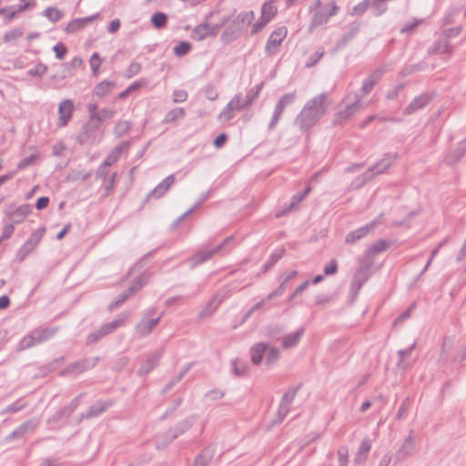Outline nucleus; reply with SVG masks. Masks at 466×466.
I'll return each mask as SVG.
<instances>
[{
    "mask_svg": "<svg viewBox=\"0 0 466 466\" xmlns=\"http://www.w3.org/2000/svg\"><path fill=\"white\" fill-rule=\"evenodd\" d=\"M327 93H321L309 99L302 107L294 122L303 132L309 130L323 116L326 115L328 106L326 101Z\"/></svg>",
    "mask_w": 466,
    "mask_h": 466,
    "instance_id": "nucleus-1",
    "label": "nucleus"
},
{
    "mask_svg": "<svg viewBox=\"0 0 466 466\" xmlns=\"http://www.w3.org/2000/svg\"><path fill=\"white\" fill-rule=\"evenodd\" d=\"M197 417L195 415L189 416L184 419L182 421L177 423L174 428L169 429L164 435L163 441H160L157 440V446L159 448L160 446H167L168 443L173 441L178 436L187 431L196 422Z\"/></svg>",
    "mask_w": 466,
    "mask_h": 466,
    "instance_id": "nucleus-2",
    "label": "nucleus"
},
{
    "mask_svg": "<svg viewBox=\"0 0 466 466\" xmlns=\"http://www.w3.org/2000/svg\"><path fill=\"white\" fill-rule=\"evenodd\" d=\"M156 308L148 309L143 315V318L136 325V332L140 337H147L149 335L152 330L157 326L162 317V314L157 318H153L156 314Z\"/></svg>",
    "mask_w": 466,
    "mask_h": 466,
    "instance_id": "nucleus-3",
    "label": "nucleus"
},
{
    "mask_svg": "<svg viewBox=\"0 0 466 466\" xmlns=\"http://www.w3.org/2000/svg\"><path fill=\"white\" fill-rule=\"evenodd\" d=\"M248 106V105L247 104L242 94H237L220 112V114L218 116V119L223 122L229 121L234 117L235 111H241Z\"/></svg>",
    "mask_w": 466,
    "mask_h": 466,
    "instance_id": "nucleus-4",
    "label": "nucleus"
},
{
    "mask_svg": "<svg viewBox=\"0 0 466 466\" xmlns=\"http://www.w3.org/2000/svg\"><path fill=\"white\" fill-rule=\"evenodd\" d=\"M127 315H124L119 317L116 319H114L113 321L104 324L99 328V329L90 333L86 338V344L91 345L105 336L112 333L114 330H116L117 328H119L123 323L125 322Z\"/></svg>",
    "mask_w": 466,
    "mask_h": 466,
    "instance_id": "nucleus-5",
    "label": "nucleus"
},
{
    "mask_svg": "<svg viewBox=\"0 0 466 466\" xmlns=\"http://www.w3.org/2000/svg\"><path fill=\"white\" fill-rule=\"evenodd\" d=\"M45 231V228H41L30 235L29 238L24 243V245L18 249L16 253V259L18 261H23L36 248V246L41 241Z\"/></svg>",
    "mask_w": 466,
    "mask_h": 466,
    "instance_id": "nucleus-6",
    "label": "nucleus"
},
{
    "mask_svg": "<svg viewBox=\"0 0 466 466\" xmlns=\"http://www.w3.org/2000/svg\"><path fill=\"white\" fill-rule=\"evenodd\" d=\"M383 214L379 215L376 218H374L370 223L362 226L353 231H350L346 237V243L353 244L356 241L361 239L365 236H367L370 232H371L375 228L382 223Z\"/></svg>",
    "mask_w": 466,
    "mask_h": 466,
    "instance_id": "nucleus-7",
    "label": "nucleus"
},
{
    "mask_svg": "<svg viewBox=\"0 0 466 466\" xmlns=\"http://www.w3.org/2000/svg\"><path fill=\"white\" fill-rule=\"evenodd\" d=\"M339 6L335 2H330L323 6L320 10L315 12L310 22V28L319 27L328 23L330 16L337 14Z\"/></svg>",
    "mask_w": 466,
    "mask_h": 466,
    "instance_id": "nucleus-8",
    "label": "nucleus"
},
{
    "mask_svg": "<svg viewBox=\"0 0 466 466\" xmlns=\"http://www.w3.org/2000/svg\"><path fill=\"white\" fill-rule=\"evenodd\" d=\"M234 240L233 236H229L227 238H225L219 245L215 247L212 249H207V250H200L198 253H196L192 258V268H195L207 260H208L210 258H212L213 255L218 253L221 251L226 246H228L229 243H231Z\"/></svg>",
    "mask_w": 466,
    "mask_h": 466,
    "instance_id": "nucleus-9",
    "label": "nucleus"
},
{
    "mask_svg": "<svg viewBox=\"0 0 466 466\" xmlns=\"http://www.w3.org/2000/svg\"><path fill=\"white\" fill-rule=\"evenodd\" d=\"M370 264L367 262L366 265L360 267L353 275V279L350 284V293L353 299H355L363 285L370 279Z\"/></svg>",
    "mask_w": 466,
    "mask_h": 466,
    "instance_id": "nucleus-10",
    "label": "nucleus"
},
{
    "mask_svg": "<svg viewBox=\"0 0 466 466\" xmlns=\"http://www.w3.org/2000/svg\"><path fill=\"white\" fill-rule=\"evenodd\" d=\"M288 30L284 26L279 27L271 33L265 46V52L267 55L272 56L278 52V49L286 38Z\"/></svg>",
    "mask_w": 466,
    "mask_h": 466,
    "instance_id": "nucleus-11",
    "label": "nucleus"
},
{
    "mask_svg": "<svg viewBox=\"0 0 466 466\" xmlns=\"http://www.w3.org/2000/svg\"><path fill=\"white\" fill-rule=\"evenodd\" d=\"M98 360H99L98 357H94V358L84 359L82 360L74 362V363L68 365L65 370L60 371L59 376L64 377V376H66L67 374H71V373H76V374L82 373L86 370H88L94 368L96 365V363L98 362Z\"/></svg>",
    "mask_w": 466,
    "mask_h": 466,
    "instance_id": "nucleus-12",
    "label": "nucleus"
},
{
    "mask_svg": "<svg viewBox=\"0 0 466 466\" xmlns=\"http://www.w3.org/2000/svg\"><path fill=\"white\" fill-rule=\"evenodd\" d=\"M360 99L361 96L356 94L355 101L347 105L344 109L339 111L335 115L333 119L334 125H340L343 121L350 119L353 115H355L362 107Z\"/></svg>",
    "mask_w": 466,
    "mask_h": 466,
    "instance_id": "nucleus-13",
    "label": "nucleus"
},
{
    "mask_svg": "<svg viewBox=\"0 0 466 466\" xmlns=\"http://www.w3.org/2000/svg\"><path fill=\"white\" fill-rule=\"evenodd\" d=\"M397 158L396 155L386 157L380 161H378L374 166L370 167L364 174L363 177L364 180L368 181L372 179L375 175L381 174L385 170H387L390 165L395 161Z\"/></svg>",
    "mask_w": 466,
    "mask_h": 466,
    "instance_id": "nucleus-14",
    "label": "nucleus"
},
{
    "mask_svg": "<svg viewBox=\"0 0 466 466\" xmlns=\"http://www.w3.org/2000/svg\"><path fill=\"white\" fill-rule=\"evenodd\" d=\"M39 421L35 419L29 420L24 423H22L19 427H17L14 431H12L6 438L5 441L7 442L12 441L15 439H22L25 435L33 433L34 431L37 428Z\"/></svg>",
    "mask_w": 466,
    "mask_h": 466,
    "instance_id": "nucleus-15",
    "label": "nucleus"
},
{
    "mask_svg": "<svg viewBox=\"0 0 466 466\" xmlns=\"http://www.w3.org/2000/svg\"><path fill=\"white\" fill-rule=\"evenodd\" d=\"M299 387L291 388L282 396L278 410V417L279 421H282L284 418L288 415L290 409V405L292 404L295 399Z\"/></svg>",
    "mask_w": 466,
    "mask_h": 466,
    "instance_id": "nucleus-16",
    "label": "nucleus"
},
{
    "mask_svg": "<svg viewBox=\"0 0 466 466\" xmlns=\"http://www.w3.org/2000/svg\"><path fill=\"white\" fill-rule=\"evenodd\" d=\"M100 17V14L96 13L95 15L83 17V18H76L70 21V23L66 26L65 31L67 34H74L81 29L87 26L93 21L98 19Z\"/></svg>",
    "mask_w": 466,
    "mask_h": 466,
    "instance_id": "nucleus-17",
    "label": "nucleus"
},
{
    "mask_svg": "<svg viewBox=\"0 0 466 466\" xmlns=\"http://www.w3.org/2000/svg\"><path fill=\"white\" fill-rule=\"evenodd\" d=\"M431 100V96L428 93L420 94L416 96L403 110L405 115H411L416 111L425 107Z\"/></svg>",
    "mask_w": 466,
    "mask_h": 466,
    "instance_id": "nucleus-18",
    "label": "nucleus"
},
{
    "mask_svg": "<svg viewBox=\"0 0 466 466\" xmlns=\"http://www.w3.org/2000/svg\"><path fill=\"white\" fill-rule=\"evenodd\" d=\"M466 154V138L460 141L457 145V147L450 152H448L444 156V162L449 165L452 166L458 163L462 157Z\"/></svg>",
    "mask_w": 466,
    "mask_h": 466,
    "instance_id": "nucleus-19",
    "label": "nucleus"
},
{
    "mask_svg": "<svg viewBox=\"0 0 466 466\" xmlns=\"http://www.w3.org/2000/svg\"><path fill=\"white\" fill-rule=\"evenodd\" d=\"M74 110V103L71 99L63 100L58 106L59 126L65 127L71 119Z\"/></svg>",
    "mask_w": 466,
    "mask_h": 466,
    "instance_id": "nucleus-20",
    "label": "nucleus"
},
{
    "mask_svg": "<svg viewBox=\"0 0 466 466\" xmlns=\"http://www.w3.org/2000/svg\"><path fill=\"white\" fill-rule=\"evenodd\" d=\"M415 448V440L413 436V431H410L409 436L404 440L402 445L400 447L396 453V459L398 461L406 460L413 451Z\"/></svg>",
    "mask_w": 466,
    "mask_h": 466,
    "instance_id": "nucleus-21",
    "label": "nucleus"
},
{
    "mask_svg": "<svg viewBox=\"0 0 466 466\" xmlns=\"http://www.w3.org/2000/svg\"><path fill=\"white\" fill-rule=\"evenodd\" d=\"M163 350L154 352L138 369L137 374L145 376L148 374L155 367L157 366L159 360L163 355Z\"/></svg>",
    "mask_w": 466,
    "mask_h": 466,
    "instance_id": "nucleus-22",
    "label": "nucleus"
},
{
    "mask_svg": "<svg viewBox=\"0 0 466 466\" xmlns=\"http://www.w3.org/2000/svg\"><path fill=\"white\" fill-rule=\"evenodd\" d=\"M175 182V176L169 175L157 187H155L149 193L148 198H160L170 188Z\"/></svg>",
    "mask_w": 466,
    "mask_h": 466,
    "instance_id": "nucleus-23",
    "label": "nucleus"
},
{
    "mask_svg": "<svg viewBox=\"0 0 466 466\" xmlns=\"http://www.w3.org/2000/svg\"><path fill=\"white\" fill-rule=\"evenodd\" d=\"M389 248V242L385 239H380L374 242L366 251L365 258L369 264L371 265L373 258Z\"/></svg>",
    "mask_w": 466,
    "mask_h": 466,
    "instance_id": "nucleus-24",
    "label": "nucleus"
},
{
    "mask_svg": "<svg viewBox=\"0 0 466 466\" xmlns=\"http://www.w3.org/2000/svg\"><path fill=\"white\" fill-rule=\"evenodd\" d=\"M111 405H112L111 400H107V401L99 400V401L96 402L95 404H93L92 406H90L88 408V410H86V412L81 415V419L88 420V419H91L94 417H97L100 414H102L103 412H105Z\"/></svg>",
    "mask_w": 466,
    "mask_h": 466,
    "instance_id": "nucleus-25",
    "label": "nucleus"
},
{
    "mask_svg": "<svg viewBox=\"0 0 466 466\" xmlns=\"http://www.w3.org/2000/svg\"><path fill=\"white\" fill-rule=\"evenodd\" d=\"M31 209L30 205H22L13 210L7 211V216L12 224L21 223L28 216Z\"/></svg>",
    "mask_w": 466,
    "mask_h": 466,
    "instance_id": "nucleus-26",
    "label": "nucleus"
},
{
    "mask_svg": "<svg viewBox=\"0 0 466 466\" xmlns=\"http://www.w3.org/2000/svg\"><path fill=\"white\" fill-rule=\"evenodd\" d=\"M268 350V343L258 342L254 344L250 349V357L252 363L254 365H259Z\"/></svg>",
    "mask_w": 466,
    "mask_h": 466,
    "instance_id": "nucleus-27",
    "label": "nucleus"
},
{
    "mask_svg": "<svg viewBox=\"0 0 466 466\" xmlns=\"http://www.w3.org/2000/svg\"><path fill=\"white\" fill-rule=\"evenodd\" d=\"M453 51V47L451 46L450 41L447 38H440L430 47L429 53L433 54H451Z\"/></svg>",
    "mask_w": 466,
    "mask_h": 466,
    "instance_id": "nucleus-28",
    "label": "nucleus"
},
{
    "mask_svg": "<svg viewBox=\"0 0 466 466\" xmlns=\"http://www.w3.org/2000/svg\"><path fill=\"white\" fill-rule=\"evenodd\" d=\"M35 5V0H20V4L15 10L0 9V14H5L6 18L13 19L20 12H23Z\"/></svg>",
    "mask_w": 466,
    "mask_h": 466,
    "instance_id": "nucleus-29",
    "label": "nucleus"
},
{
    "mask_svg": "<svg viewBox=\"0 0 466 466\" xmlns=\"http://www.w3.org/2000/svg\"><path fill=\"white\" fill-rule=\"evenodd\" d=\"M371 440L369 437L363 439L360 446L359 447L356 455H355V463L360 464L366 461L367 454L371 449Z\"/></svg>",
    "mask_w": 466,
    "mask_h": 466,
    "instance_id": "nucleus-30",
    "label": "nucleus"
},
{
    "mask_svg": "<svg viewBox=\"0 0 466 466\" xmlns=\"http://www.w3.org/2000/svg\"><path fill=\"white\" fill-rule=\"evenodd\" d=\"M116 86V83L114 81L104 80L98 83L93 89V96H97L99 98L109 94Z\"/></svg>",
    "mask_w": 466,
    "mask_h": 466,
    "instance_id": "nucleus-31",
    "label": "nucleus"
},
{
    "mask_svg": "<svg viewBox=\"0 0 466 466\" xmlns=\"http://www.w3.org/2000/svg\"><path fill=\"white\" fill-rule=\"evenodd\" d=\"M242 32L243 31L241 28L238 27V25H237L234 22H232V24L228 25L222 33L221 39L225 43H230L236 40Z\"/></svg>",
    "mask_w": 466,
    "mask_h": 466,
    "instance_id": "nucleus-32",
    "label": "nucleus"
},
{
    "mask_svg": "<svg viewBox=\"0 0 466 466\" xmlns=\"http://www.w3.org/2000/svg\"><path fill=\"white\" fill-rule=\"evenodd\" d=\"M304 328H299L297 331L286 335L282 339V347L284 349H289L297 345L304 334Z\"/></svg>",
    "mask_w": 466,
    "mask_h": 466,
    "instance_id": "nucleus-33",
    "label": "nucleus"
},
{
    "mask_svg": "<svg viewBox=\"0 0 466 466\" xmlns=\"http://www.w3.org/2000/svg\"><path fill=\"white\" fill-rule=\"evenodd\" d=\"M255 14L253 11L239 13L233 22L244 31L254 20Z\"/></svg>",
    "mask_w": 466,
    "mask_h": 466,
    "instance_id": "nucleus-34",
    "label": "nucleus"
},
{
    "mask_svg": "<svg viewBox=\"0 0 466 466\" xmlns=\"http://www.w3.org/2000/svg\"><path fill=\"white\" fill-rule=\"evenodd\" d=\"M128 145H129L128 142H125V143L121 144L120 146L116 147L110 152V154L107 155V157H106V159L104 160L102 165H104L105 167H109L112 165H114L118 160V158L120 157L123 149L125 147H127Z\"/></svg>",
    "mask_w": 466,
    "mask_h": 466,
    "instance_id": "nucleus-35",
    "label": "nucleus"
},
{
    "mask_svg": "<svg viewBox=\"0 0 466 466\" xmlns=\"http://www.w3.org/2000/svg\"><path fill=\"white\" fill-rule=\"evenodd\" d=\"M116 114V111L110 108H102L96 115L95 123L90 127L89 130H96L98 128L101 122L111 119Z\"/></svg>",
    "mask_w": 466,
    "mask_h": 466,
    "instance_id": "nucleus-36",
    "label": "nucleus"
},
{
    "mask_svg": "<svg viewBox=\"0 0 466 466\" xmlns=\"http://www.w3.org/2000/svg\"><path fill=\"white\" fill-rule=\"evenodd\" d=\"M56 331H57V328H54V329L44 328V329H35L32 332L35 338L37 344H40V343L51 339Z\"/></svg>",
    "mask_w": 466,
    "mask_h": 466,
    "instance_id": "nucleus-37",
    "label": "nucleus"
},
{
    "mask_svg": "<svg viewBox=\"0 0 466 466\" xmlns=\"http://www.w3.org/2000/svg\"><path fill=\"white\" fill-rule=\"evenodd\" d=\"M415 347L416 343H413L410 347L404 350H400L398 351V355L400 357V360L397 363L398 370L405 371L408 369L410 362L406 360V357L411 353Z\"/></svg>",
    "mask_w": 466,
    "mask_h": 466,
    "instance_id": "nucleus-38",
    "label": "nucleus"
},
{
    "mask_svg": "<svg viewBox=\"0 0 466 466\" xmlns=\"http://www.w3.org/2000/svg\"><path fill=\"white\" fill-rule=\"evenodd\" d=\"M223 297L219 294L214 295V297L209 300L207 306L200 312V316H209L211 315L218 308V306L222 302Z\"/></svg>",
    "mask_w": 466,
    "mask_h": 466,
    "instance_id": "nucleus-39",
    "label": "nucleus"
},
{
    "mask_svg": "<svg viewBox=\"0 0 466 466\" xmlns=\"http://www.w3.org/2000/svg\"><path fill=\"white\" fill-rule=\"evenodd\" d=\"M277 7L272 1L266 2L261 8V20L269 22L276 15Z\"/></svg>",
    "mask_w": 466,
    "mask_h": 466,
    "instance_id": "nucleus-40",
    "label": "nucleus"
},
{
    "mask_svg": "<svg viewBox=\"0 0 466 466\" xmlns=\"http://www.w3.org/2000/svg\"><path fill=\"white\" fill-rule=\"evenodd\" d=\"M193 35L198 41H202L208 36H211L209 24L201 23L198 25L193 30Z\"/></svg>",
    "mask_w": 466,
    "mask_h": 466,
    "instance_id": "nucleus-41",
    "label": "nucleus"
},
{
    "mask_svg": "<svg viewBox=\"0 0 466 466\" xmlns=\"http://www.w3.org/2000/svg\"><path fill=\"white\" fill-rule=\"evenodd\" d=\"M285 106L278 101L277 105L275 106L274 112L271 117V120L268 124V129L272 130L275 128L279 121L280 120L282 114L285 110Z\"/></svg>",
    "mask_w": 466,
    "mask_h": 466,
    "instance_id": "nucleus-42",
    "label": "nucleus"
},
{
    "mask_svg": "<svg viewBox=\"0 0 466 466\" xmlns=\"http://www.w3.org/2000/svg\"><path fill=\"white\" fill-rule=\"evenodd\" d=\"M231 370L237 376H243L247 372L248 364L245 360L235 359L231 360Z\"/></svg>",
    "mask_w": 466,
    "mask_h": 466,
    "instance_id": "nucleus-43",
    "label": "nucleus"
},
{
    "mask_svg": "<svg viewBox=\"0 0 466 466\" xmlns=\"http://www.w3.org/2000/svg\"><path fill=\"white\" fill-rule=\"evenodd\" d=\"M35 345H37V342L35 340V338L33 332H31L30 334H28L21 339V340L19 341V343L17 345V350L22 351V350L30 349Z\"/></svg>",
    "mask_w": 466,
    "mask_h": 466,
    "instance_id": "nucleus-44",
    "label": "nucleus"
},
{
    "mask_svg": "<svg viewBox=\"0 0 466 466\" xmlns=\"http://www.w3.org/2000/svg\"><path fill=\"white\" fill-rule=\"evenodd\" d=\"M213 451L211 449H205L195 460L194 466H208L212 459Z\"/></svg>",
    "mask_w": 466,
    "mask_h": 466,
    "instance_id": "nucleus-45",
    "label": "nucleus"
},
{
    "mask_svg": "<svg viewBox=\"0 0 466 466\" xmlns=\"http://www.w3.org/2000/svg\"><path fill=\"white\" fill-rule=\"evenodd\" d=\"M263 86H264V84H263V82H261V83L256 85L255 86L251 87L248 91V93L244 98H245L247 104L248 105V106L250 105H252V103L258 98V96H259V94L263 88Z\"/></svg>",
    "mask_w": 466,
    "mask_h": 466,
    "instance_id": "nucleus-46",
    "label": "nucleus"
},
{
    "mask_svg": "<svg viewBox=\"0 0 466 466\" xmlns=\"http://www.w3.org/2000/svg\"><path fill=\"white\" fill-rule=\"evenodd\" d=\"M132 127V123L127 120H119L114 128V133L117 137L125 136Z\"/></svg>",
    "mask_w": 466,
    "mask_h": 466,
    "instance_id": "nucleus-47",
    "label": "nucleus"
},
{
    "mask_svg": "<svg viewBox=\"0 0 466 466\" xmlns=\"http://www.w3.org/2000/svg\"><path fill=\"white\" fill-rule=\"evenodd\" d=\"M185 116V110L182 107H177L170 111H168L164 118V122L171 123L175 122L178 119H181Z\"/></svg>",
    "mask_w": 466,
    "mask_h": 466,
    "instance_id": "nucleus-48",
    "label": "nucleus"
},
{
    "mask_svg": "<svg viewBox=\"0 0 466 466\" xmlns=\"http://www.w3.org/2000/svg\"><path fill=\"white\" fill-rule=\"evenodd\" d=\"M285 254V249L279 248L275 250L269 257L268 262L263 266V271L266 272L273 267Z\"/></svg>",
    "mask_w": 466,
    "mask_h": 466,
    "instance_id": "nucleus-49",
    "label": "nucleus"
},
{
    "mask_svg": "<svg viewBox=\"0 0 466 466\" xmlns=\"http://www.w3.org/2000/svg\"><path fill=\"white\" fill-rule=\"evenodd\" d=\"M151 23L156 28L161 29L166 26L167 23V16L164 13L157 12L152 15Z\"/></svg>",
    "mask_w": 466,
    "mask_h": 466,
    "instance_id": "nucleus-50",
    "label": "nucleus"
},
{
    "mask_svg": "<svg viewBox=\"0 0 466 466\" xmlns=\"http://www.w3.org/2000/svg\"><path fill=\"white\" fill-rule=\"evenodd\" d=\"M44 15L52 22H57L63 16V13L56 7H47L44 11Z\"/></svg>",
    "mask_w": 466,
    "mask_h": 466,
    "instance_id": "nucleus-51",
    "label": "nucleus"
},
{
    "mask_svg": "<svg viewBox=\"0 0 466 466\" xmlns=\"http://www.w3.org/2000/svg\"><path fill=\"white\" fill-rule=\"evenodd\" d=\"M266 353V363L268 366H270L273 363H275L279 358V350L277 348L268 346V350H267Z\"/></svg>",
    "mask_w": 466,
    "mask_h": 466,
    "instance_id": "nucleus-52",
    "label": "nucleus"
},
{
    "mask_svg": "<svg viewBox=\"0 0 466 466\" xmlns=\"http://www.w3.org/2000/svg\"><path fill=\"white\" fill-rule=\"evenodd\" d=\"M191 49V45L188 42L181 41L174 47V53L177 56L187 55Z\"/></svg>",
    "mask_w": 466,
    "mask_h": 466,
    "instance_id": "nucleus-53",
    "label": "nucleus"
},
{
    "mask_svg": "<svg viewBox=\"0 0 466 466\" xmlns=\"http://www.w3.org/2000/svg\"><path fill=\"white\" fill-rule=\"evenodd\" d=\"M338 460L339 466H347L349 462V448L341 446L338 450Z\"/></svg>",
    "mask_w": 466,
    "mask_h": 466,
    "instance_id": "nucleus-54",
    "label": "nucleus"
},
{
    "mask_svg": "<svg viewBox=\"0 0 466 466\" xmlns=\"http://www.w3.org/2000/svg\"><path fill=\"white\" fill-rule=\"evenodd\" d=\"M25 403H23L21 400H17L14 403L10 404L9 406L2 410L1 414H5L8 412H18L22 410L24 408H25Z\"/></svg>",
    "mask_w": 466,
    "mask_h": 466,
    "instance_id": "nucleus-55",
    "label": "nucleus"
},
{
    "mask_svg": "<svg viewBox=\"0 0 466 466\" xmlns=\"http://www.w3.org/2000/svg\"><path fill=\"white\" fill-rule=\"evenodd\" d=\"M323 56H324L323 49H319L318 51H316L313 55H311L308 58V61L306 63V67L310 68V67L315 66L318 64V62L322 58Z\"/></svg>",
    "mask_w": 466,
    "mask_h": 466,
    "instance_id": "nucleus-56",
    "label": "nucleus"
},
{
    "mask_svg": "<svg viewBox=\"0 0 466 466\" xmlns=\"http://www.w3.org/2000/svg\"><path fill=\"white\" fill-rule=\"evenodd\" d=\"M149 278V274L143 273L135 279L134 283L131 286H133L137 291H139L148 282Z\"/></svg>",
    "mask_w": 466,
    "mask_h": 466,
    "instance_id": "nucleus-57",
    "label": "nucleus"
},
{
    "mask_svg": "<svg viewBox=\"0 0 466 466\" xmlns=\"http://www.w3.org/2000/svg\"><path fill=\"white\" fill-rule=\"evenodd\" d=\"M64 360H65L64 356H62L60 358H56L54 360H52L51 362L42 366L41 370L43 371L44 374H47V373L55 370L57 368L58 364L61 361H63Z\"/></svg>",
    "mask_w": 466,
    "mask_h": 466,
    "instance_id": "nucleus-58",
    "label": "nucleus"
},
{
    "mask_svg": "<svg viewBox=\"0 0 466 466\" xmlns=\"http://www.w3.org/2000/svg\"><path fill=\"white\" fill-rule=\"evenodd\" d=\"M89 63H90V67H91L93 75L96 76L98 73L100 65L102 63V60L99 57V55L97 53H94L90 57Z\"/></svg>",
    "mask_w": 466,
    "mask_h": 466,
    "instance_id": "nucleus-59",
    "label": "nucleus"
},
{
    "mask_svg": "<svg viewBox=\"0 0 466 466\" xmlns=\"http://www.w3.org/2000/svg\"><path fill=\"white\" fill-rule=\"evenodd\" d=\"M23 35V31L21 29H14L11 31H8L4 35V42L5 43H11L18 38H20Z\"/></svg>",
    "mask_w": 466,
    "mask_h": 466,
    "instance_id": "nucleus-60",
    "label": "nucleus"
},
{
    "mask_svg": "<svg viewBox=\"0 0 466 466\" xmlns=\"http://www.w3.org/2000/svg\"><path fill=\"white\" fill-rule=\"evenodd\" d=\"M141 70V64L138 62H132L127 69L126 70L125 76L127 78H131L134 76L137 75Z\"/></svg>",
    "mask_w": 466,
    "mask_h": 466,
    "instance_id": "nucleus-61",
    "label": "nucleus"
},
{
    "mask_svg": "<svg viewBox=\"0 0 466 466\" xmlns=\"http://www.w3.org/2000/svg\"><path fill=\"white\" fill-rule=\"evenodd\" d=\"M411 399L410 397H407L401 403L400 407L399 408V410L396 414L397 420H403L405 418V413L410 408Z\"/></svg>",
    "mask_w": 466,
    "mask_h": 466,
    "instance_id": "nucleus-62",
    "label": "nucleus"
},
{
    "mask_svg": "<svg viewBox=\"0 0 466 466\" xmlns=\"http://www.w3.org/2000/svg\"><path fill=\"white\" fill-rule=\"evenodd\" d=\"M296 98V92L287 93L279 98V102L281 103L285 107H287L288 106L293 104Z\"/></svg>",
    "mask_w": 466,
    "mask_h": 466,
    "instance_id": "nucleus-63",
    "label": "nucleus"
},
{
    "mask_svg": "<svg viewBox=\"0 0 466 466\" xmlns=\"http://www.w3.org/2000/svg\"><path fill=\"white\" fill-rule=\"evenodd\" d=\"M384 73H385L384 68H382V67L377 68L367 77V79L375 86L380 80V78L382 77Z\"/></svg>",
    "mask_w": 466,
    "mask_h": 466,
    "instance_id": "nucleus-64",
    "label": "nucleus"
}]
</instances>
